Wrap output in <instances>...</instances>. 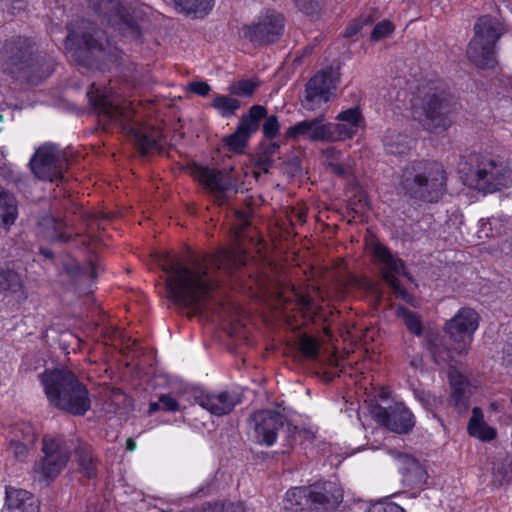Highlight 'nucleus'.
Masks as SVG:
<instances>
[{"instance_id":"3","label":"nucleus","mask_w":512,"mask_h":512,"mask_svg":"<svg viewBox=\"0 0 512 512\" xmlns=\"http://www.w3.org/2000/svg\"><path fill=\"white\" fill-rule=\"evenodd\" d=\"M452 102V95L441 81L421 83L411 101L413 118L427 131L445 132L451 125L448 114Z\"/></svg>"},{"instance_id":"10","label":"nucleus","mask_w":512,"mask_h":512,"mask_svg":"<svg viewBox=\"0 0 512 512\" xmlns=\"http://www.w3.org/2000/svg\"><path fill=\"white\" fill-rule=\"evenodd\" d=\"M89 8L114 31L131 40L141 36L139 16L121 0H87Z\"/></svg>"},{"instance_id":"31","label":"nucleus","mask_w":512,"mask_h":512,"mask_svg":"<svg viewBox=\"0 0 512 512\" xmlns=\"http://www.w3.org/2000/svg\"><path fill=\"white\" fill-rule=\"evenodd\" d=\"M468 433L482 441H491L496 438V430L483 421V413L480 408L474 407L468 423Z\"/></svg>"},{"instance_id":"14","label":"nucleus","mask_w":512,"mask_h":512,"mask_svg":"<svg viewBox=\"0 0 512 512\" xmlns=\"http://www.w3.org/2000/svg\"><path fill=\"white\" fill-rule=\"evenodd\" d=\"M339 82V72L332 67L315 74L305 85L301 99L302 107L307 111H316L326 105Z\"/></svg>"},{"instance_id":"60","label":"nucleus","mask_w":512,"mask_h":512,"mask_svg":"<svg viewBox=\"0 0 512 512\" xmlns=\"http://www.w3.org/2000/svg\"><path fill=\"white\" fill-rule=\"evenodd\" d=\"M158 410H162L161 403L158 402H151L149 405V413L152 414Z\"/></svg>"},{"instance_id":"33","label":"nucleus","mask_w":512,"mask_h":512,"mask_svg":"<svg viewBox=\"0 0 512 512\" xmlns=\"http://www.w3.org/2000/svg\"><path fill=\"white\" fill-rule=\"evenodd\" d=\"M310 499L308 498V486L293 487L285 494V509L292 512H301L305 508L309 509Z\"/></svg>"},{"instance_id":"17","label":"nucleus","mask_w":512,"mask_h":512,"mask_svg":"<svg viewBox=\"0 0 512 512\" xmlns=\"http://www.w3.org/2000/svg\"><path fill=\"white\" fill-rule=\"evenodd\" d=\"M479 324L478 313L471 308H461L458 313L450 319L445 330L450 338L457 344L454 348L459 354L466 353L472 336Z\"/></svg>"},{"instance_id":"21","label":"nucleus","mask_w":512,"mask_h":512,"mask_svg":"<svg viewBox=\"0 0 512 512\" xmlns=\"http://www.w3.org/2000/svg\"><path fill=\"white\" fill-rule=\"evenodd\" d=\"M195 176L213 195L215 202L219 205L226 201L230 192H237L230 178L219 170L198 167Z\"/></svg>"},{"instance_id":"37","label":"nucleus","mask_w":512,"mask_h":512,"mask_svg":"<svg viewBox=\"0 0 512 512\" xmlns=\"http://www.w3.org/2000/svg\"><path fill=\"white\" fill-rule=\"evenodd\" d=\"M429 350L432 355L434 362L438 365L454 366V358L452 357L451 351L442 346L438 339L432 340L429 343Z\"/></svg>"},{"instance_id":"22","label":"nucleus","mask_w":512,"mask_h":512,"mask_svg":"<svg viewBox=\"0 0 512 512\" xmlns=\"http://www.w3.org/2000/svg\"><path fill=\"white\" fill-rule=\"evenodd\" d=\"M288 139H308L311 142H330L328 123H324V115L306 119L290 126L285 133Z\"/></svg>"},{"instance_id":"6","label":"nucleus","mask_w":512,"mask_h":512,"mask_svg":"<svg viewBox=\"0 0 512 512\" xmlns=\"http://www.w3.org/2000/svg\"><path fill=\"white\" fill-rule=\"evenodd\" d=\"M505 33L503 24L490 15L480 17L466 49L467 59L475 67L492 70L498 64L497 42Z\"/></svg>"},{"instance_id":"5","label":"nucleus","mask_w":512,"mask_h":512,"mask_svg":"<svg viewBox=\"0 0 512 512\" xmlns=\"http://www.w3.org/2000/svg\"><path fill=\"white\" fill-rule=\"evenodd\" d=\"M446 172L437 162L412 161L402 170L399 186L416 200L437 202L446 191Z\"/></svg>"},{"instance_id":"1","label":"nucleus","mask_w":512,"mask_h":512,"mask_svg":"<svg viewBox=\"0 0 512 512\" xmlns=\"http://www.w3.org/2000/svg\"><path fill=\"white\" fill-rule=\"evenodd\" d=\"M160 261L166 274L167 298L197 313L206 309L209 294L217 286L209 268L232 273L246 264L247 255L241 248L234 247L221 249L209 258L194 259L189 265L167 255Z\"/></svg>"},{"instance_id":"32","label":"nucleus","mask_w":512,"mask_h":512,"mask_svg":"<svg viewBox=\"0 0 512 512\" xmlns=\"http://www.w3.org/2000/svg\"><path fill=\"white\" fill-rule=\"evenodd\" d=\"M17 218V202L15 197L0 187V227H9Z\"/></svg>"},{"instance_id":"52","label":"nucleus","mask_w":512,"mask_h":512,"mask_svg":"<svg viewBox=\"0 0 512 512\" xmlns=\"http://www.w3.org/2000/svg\"><path fill=\"white\" fill-rule=\"evenodd\" d=\"M189 90L199 96H206L211 88L206 82H192L189 84Z\"/></svg>"},{"instance_id":"26","label":"nucleus","mask_w":512,"mask_h":512,"mask_svg":"<svg viewBox=\"0 0 512 512\" xmlns=\"http://www.w3.org/2000/svg\"><path fill=\"white\" fill-rule=\"evenodd\" d=\"M69 444L73 443L72 450L75 454V462L78 466V472L82 476L92 479L97 476V461L92 453L91 447L80 440H67Z\"/></svg>"},{"instance_id":"54","label":"nucleus","mask_w":512,"mask_h":512,"mask_svg":"<svg viewBox=\"0 0 512 512\" xmlns=\"http://www.w3.org/2000/svg\"><path fill=\"white\" fill-rule=\"evenodd\" d=\"M65 270L68 272V274L71 275L72 278L75 279L84 274V272L79 268V266L74 263L65 264Z\"/></svg>"},{"instance_id":"18","label":"nucleus","mask_w":512,"mask_h":512,"mask_svg":"<svg viewBox=\"0 0 512 512\" xmlns=\"http://www.w3.org/2000/svg\"><path fill=\"white\" fill-rule=\"evenodd\" d=\"M286 418L274 410H260L248 419V425L255 441L259 444L272 446L278 432L283 429Z\"/></svg>"},{"instance_id":"57","label":"nucleus","mask_w":512,"mask_h":512,"mask_svg":"<svg viewBox=\"0 0 512 512\" xmlns=\"http://www.w3.org/2000/svg\"><path fill=\"white\" fill-rule=\"evenodd\" d=\"M330 168L333 171V173L337 175H344L345 174V167L339 163H330Z\"/></svg>"},{"instance_id":"51","label":"nucleus","mask_w":512,"mask_h":512,"mask_svg":"<svg viewBox=\"0 0 512 512\" xmlns=\"http://www.w3.org/2000/svg\"><path fill=\"white\" fill-rule=\"evenodd\" d=\"M159 402L161 403V408L164 411L175 412L179 410V403L175 398L170 395L163 394L159 397Z\"/></svg>"},{"instance_id":"8","label":"nucleus","mask_w":512,"mask_h":512,"mask_svg":"<svg viewBox=\"0 0 512 512\" xmlns=\"http://www.w3.org/2000/svg\"><path fill=\"white\" fill-rule=\"evenodd\" d=\"M467 173L479 191L493 193L512 186V168L499 156L471 154Z\"/></svg>"},{"instance_id":"47","label":"nucleus","mask_w":512,"mask_h":512,"mask_svg":"<svg viewBox=\"0 0 512 512\" xmlns=\"http://www.w3.org/2000/svg\"><path fill=\"white\" fill-rule=\"evenodd\" d=\"M393 25L391 22L384 20L379 22L371 33V39L374 41L381 40L387 37L393 31Z\"/></svg>"},{"instance_id":"56","label":"nucleus","mask_w":512,"mask_h":512,"mask_svg":"<svg viewBox=\"0 0 512 512\" xmlns=\"http://www.w3.org/2000/svg\"><path fill=\"white\" fill-rule=\"evenodd\" d=\"M288 166L290 167V172L293 175H297L301 172V166L298 159H294L291 162H289Z\"/></svg>"},{"instance_id":"34","label":"nucleus","mask_w":512,"mask_h":512,"mask_svg":"<svg viewBox=\"0 0 512 512\" xmlns=\"http://www.w3.org/2000/svg\"><path fill=\"white\" fill-rule=\"evenodd\" d=\"M451 401L460 411H466L469 407L470 391L466 379L462 376L451 378Z\"/></svg>"},{"instance_id":"39","label":"nucleus","mask_w":512,"mask_h":512,"mask_svg":"<svg viewBox=\"0 0 512 512\" xmlns=\"http://www.w3.org/2000/svg\"><path fill=\"white\" fill-rule=\"evenodd\" d=\"M204 512H248L243 502H213L203 506Z\"/></svg>"},{"instance_id":"42","label":"nucleus","mask_w":512,"mask_h":512,"mask_svg":"<svg viewBox=\"0 0 512 512\" xmlns=\"http://www.w3.org/2000/svg\"><path fill=\"white\" fill-rule=\"evenodd\" d=\"M416 399L427 409L433 410L443 404L441 396H436L429 391L416 390L414 392Z\"/></svg>"},{"instance_id":"48","label":"nucleus","mask_w":512,"mask_h":512,"mask_svg":"<svg viewBox=\"0 0 512 512\" xmlns=\"http://www.w3.org/2000/svg\"><path fill=\"white\" fill-rule=\"evenodd\" d=\"M8 451L13 454L16 460L22 461L27 458L29 453L28 444L19 441H10Z\"/></svg>"},{"instance_id":"58","label":"nucleus","mask_w":512,"mask_h":512,"mask_svg":"<svg viewBox=\"0 0 512 512\" xmlns=\"http://www.w3.org/2000/svg\"><path fill=\"white\" fill-rule=\"evenodd\" d=\"M299 304L301 305V307L309 309L311 307V299L308 296L301 295L299 297Z\"/></svg>"},{"instance_id":"13","label":"nucleus","mask_w":512,"mask_h":512,"mask_svg":"<svg viewBox=\"0 0 512 512\" xmlns=\"http://www.w3.org/2000/svg\"><path fill=\"white\" fill-rule=\"evenodd\" d=\"M30 166L35 176L44 181H58L68 167V159L57 145L45 143L39 146L30 159Z\"/></svg>"},{"instance_id":"64","label":"nucleus","mask_w":512,"mask_h":512,"mask_svg":"<svg viewBox=\"0 0 512 512\" xmlns=\"http://www.w3.org/2000/svg\"><path fill=\"white\" fill-rule=\"evenodd\" d=\"M327 153L333 154V153H335V150L333 148L332 149H327Z\"/></svg>"},{"instance_id":"16","label":"nucleus","mask_w":512,"mask_h":512,"mask_svg":"<svg viewBox=\"0 0 512 512\" xmlns=\"http://www.w3.org/2000/svg\"><path fill=\"white\" fill-rule=\"evenodd\" d=\"M369 412L372 419L380 426L397 434H408L415 426L413 413L401 402L387 407L371 403Z\"/></svg>"},{"instance_id":"62","label":"nucleus","mask_w":512,"mask_h":512,"mask_svg":"<svg viewBox=\"0 0 512 512\" xmlns=\"http://www.w3.org/2000/svg\"><path fill=\"white\" fill-rule=\"evenodd\" d=\"M126 445H127V450H129V451H133V450L136 448V443H135V442H134V440H133V439H131V438H129V439L127 440Z\"/></svg>"},{"instance_id":"46","label":"nucleus","mask_w":512,"mask_h":512,"mask_svg":"<svg viewBox=\"0 0 512 512\" xmlns=\"http://www.w3.org/2000/svg\"><path fill=\"white\" fill-rule=\"evenodd\" d=\"M493 480L500 486L509 484L512 480V467L506 468L504 465L494 466Z\"/></svg>"},{"instance_id":"45","label":"nucleus","mask_w":512,"mask_h":512,"mask_svg":"<svg viewBox=\"0 0 512 512\" xmlns=\"http://www.w3.org/2000/svg\"><path fill=\"white\" fill-rule=\"evenodd\" d=\"M367 512H405V510L398 504L385 498L373 503Z\"/></svg>"},{"instance_id":"40","label":"nucleus","mask_w":512,"mask_h":512,"mask_svg":"<svg viewBox=\"0 0 512 512\" xmlns=\"http://www.w3.org/2000/svg\"><path fill=\"white\" fill-rule=\"evenodd\" d=\"M258 86L259 83L257 81L242 79L230 84L228 91L236 96L251 97Z\"/></svg>"},{"instance_id":"27","label":"nucleus","mask_w":512,"mask_h":512,"mask_svg":"<svg viewBox=\"0 0 512 512\" xmlns=\"http://www.w3.org/2000/svg\"><path fill=\"white\" fill-rule=\"evenodd\" d=\"M135 143L142 154L161 151L163 148V135L160 129L155 127H141L130 129Z\"/></svg>"},{"instance_id":"20","label":"nucleus","mask_w":512,"mask_h":512,"mask_svg":"<svg viewBox=\"0 0 512 512\" xmlns=\"http://www.w3.org/2000/svg\"><path fill=\"white\" fill-rule=\"evenodd\" d=\"M309 511L331 512L343 501V490L333 481L315 482L308 486Z\"/></svg>"},{"instance_id":"38","label":"nucleus","mask_w":512,"mask_h":512,"mask_svg":"<svg viewBox=\"0 0 512 512\" xmlns=\"http://www.w3.org/2000/svg\"><path fill=\"white\" fill-rule=\"evenodd\" d=\"M22 286L20 275L13 270L0 271V291L16 292Z\"/></svg>"},{"instance_id":"41","label":"nucleus","mask_w":512,"mask_h":512,"mask_svg":"<svg viewBox=\"0 0 512 512\" xmlns=\"http://www.w3.org/2000/svg\"><path fill=\"white\" fill-rule=\"evenodd\" d=\"M398 315L401 316L404 320V323L407 329L416 336H420L422 334V324L419 318L412 311L399 307L397 309Z\"/></svg>"},{"instance_id":"49","label":"nucleus","mask_w":512,"mask_h":512,"mask_svg":"<svg viewBox=\"0 0 512 512\" xmlns=\"http://www.w3.org/2000/svg\"><path fill=\"white\" fill-rule=\"evenodd\" d=\"M279 149V145L274 143L272 144L267 152L262 153L258 157V166L260 169H262L264 172H268V169L272 165L273 160L271 159V155L276 153V151Z\"/></svg>"},{"instance_id":"23","label":"nucleus","mask_w":512,"mask_h":512,"mask_svg":"<svg viewBox=\"0 0 512 512\" xmlns=\"http://www.w3.org/2000/svg\"><path fill=\"white\" fill-rule=\"evenodd\" d=\"M337 123H328L330 142L343 141L357 134L363 118L358 108H349L336 117Z\"/></svg>"},{"instance_id":"11","label":"nucleus","mask_w":512,"mask_h":512,"mask_svg":"<svg viewBox=\"0 0 512 512\" xmlns=\"http://www.w3.org/2000/svg\"><path fill=\"white\" fill-rule=\"evenodd\" d=\"M87 96L103 121L118 124L126 129V125L132 120L135 112L130 102L114 95L111 88L102 90L94 83L87 92Z\"/></svg>"},{"instance_id":"61","label":"nucleus","mask_w":512,"mask_h":512,"mask_svg":"<svg viewBox=\"0 0 512 512\" xmlns=\"http://www.w3.org/2000/svg\"><path fill=\"white\" fill-rule=\"evenodd\" d=\"M39 253H40L41 255H43L45 258H47V259H52V258H53V253H52V251H51V250H49V249H47V248H43V247H41V248L39 249Z\"/></svg>"},{"instance_id":"59","label":"nucleus","mask_w":512,"mask_h":512,"mask_svg":"<svg viewBox=\"0 0 512 512\" xmlns=\"http://www.w3.org/2000/svg\"><path fill=\"white\" fill-rule=\"evenodd\" d=\"M97 269H98V266H96V264L94 262L90 261V263H89V277L91 279L97 278V276H98Z\"/></svg>"},{"instance_id":"43","label":"nucleus","mask_w":512,"mask_h":512,"mask_svg":"<svg viewBox=\"0 0 512 512\" xmlns=\"http://www.w3.org/2000/svg\"><path fill=\"white\" fill-rule=\"evenodd\" d=\"M299 348L302 354L308 359H316L318 357V341L310 336L304 335L300 338Z\"/></svg>"},{"instance_id":"36","label":"nucleus","mask_w":512,"mask_h":512,"mask_svg":"<svg viewBox=\"0 0 512 512\" xmlns=\"http://www.w3.org/2000/svg\"><path fill=\"white\" fill-rule=\"evenodd\" d=\"M212 106L222 117L228 118L236 114V111L241 107V103L238 99L225 95H217L213 99Z\"/></svg>"},{"instance_id":"44","label":"nucleus","mask_w":512,"mask_h":512,"mask_svg":"<svg viewBox=\"0 0 512 512\" xmlns=\"http://www.w3.org/2000/svg\"><path fill=\"white\" fill-rule=\"evenodd\" d=\"M323 0H297L296 6L307 16L313 17L322 9Z\"/></svg>"},{"instance_id":"9","label":"nucleus","mask_w":512,"mask_h":512,"mask_svg":"<svg viewBox=\"0 0 512 512\" xmlns=\"http://www.w3.org/2000/svg\"><path fill=\"white\" fill-rule=\"evenodd\" d=\"M372 254L382 279L392 290L394 296L415 306V297L406 286V282L413 283L414 279L407 271L404 261L380 243L373 246Z\"/></svg>"},{"instance_id":"19","label":"nucleus","mask_w":512,"mask_h":512,"mask_svg":"<svg viewBox=\"0 0 512 512\" xmlns=\"http://www.w3.org/2000/svg\"><path fill=\"white\" fill-rule=\"evenodd\" d=\"M266 115L265 107L253 105L249 112L242 116L236 131L223 139L225 146L234 153H243L248 140L255 133L259 126V121Z\"/></svg>"},{"instance_id":"4","label":"nucleus","mask_w":512,"mask_h":512,"mask_svg":"<svg viewBox=\"0 0 512 512\" xmlns=\"http://www.w3.org/2000/svg\"><path fill=\"white\" fill-rule=\"evenodd\" d=\"M39 378L49 402L56 408L74 416H82L91 408L89 391L73 372L46 370Z\"/></svg>"},{"instance_id":"30","label":"nucleus","mask_w":512,"mask_h":512,"mask_svg":"<svg viewBox=\"0 0 512 512\" xmlns=\"http://www.w3.org/2000/svg\"><path fill=\"white\" fill-rule=\"evenodd\" d=\"M427 476L426 470L418 461L409 459L405 462V466L402 469V483L405 487L421 490Z\"/></svg>"},{"instance_id":"12","label":"nucleus","mask_w":512,"mask_h":512,"mask_svg":"<svg viewBox=\"0 0 512 512\" xmlns=\"http://www.w3.org/2000/svg\"><path fill=\"white\" fill-rule=\"evenodd\" d=\"M73 443L63 437L43 439L44 457L34 465V478L39 481L54 479L66 466Z\"/></svg>"},{"instance_id":"29","label":"nucleus","mask_w":512,"mask_h":512,"mask_svg":"<svg viewBox=\"0 0 512 512\" xmlns=\"http://www.w3.org/2000/svg\"><path fill=\"white\" fill-rule=\"evenodd\" d=\"M384 149L388 154L403 156L414 146V140L407 134L394 129H388L383 138Z\"/></svg>"},{"instance_id":"63","label":"nucleus","mask_w":512,"mask_h":512,"mask_svg":"<svg viewBox=\"0 0 512 512\" xmlns=\"http://www.w3.org/2000/svg\"><path fill=\"white\" fill-rule=\"evenodd\" d=\"M380 398L384 401L388 399V395L384 390L380 392Z\"/></svg>"},{"instance_id":"53","label":"nucleus","mask_w":512,"mask_h":512,"mask_svg":"<svg viewBox=\"0 0 512 512\" xmlns=\"http://www.w3.org/2000/svg\"><path fill=\"white\" fill-rule=\"evenodd\" d=\"M502 360L507 366H512V342H508L502 350Z\"/></svg>"},{"instance_id":"35","label":"nucleus","mask_w":512,"mask_h":512,"mask_svg":"<svg viewBox=\"0 0 512 512\" xmlns=\"http://www.w3.org/2000/svg\"><path fill=\"white\" fill-rule=\"evenodd\" d=\"M181 12L190 14H207L214 6V0H172Z\"/></svg>"},{"instance_id":"28","label":"nucleus","mask_w":512,"mask_h":512,"mask_svg":"<svg viewBox=\"0 0 512 512\" xmlns=\"http://www.w3.org/2000/svg\"><path fill=\"white\" fill-rule=\"evenodd\" d=\"M39 235L48 242H68L71 235L66 232V224L52 215H46L38 223Z\"/></svg>"},{"instance_id":"55","label":"nucleus","mask_w":512,"mask_h":512,"mask_svg":"<svg viewBox=\"0 0 512 512\" xmlns=\"http://www.w3.org/2000/svg\"><path fill=\"white\" fill-rule=\"evenodd\" d=\"M361 28V24H359L358 22H354L345 29L344 36L353 37L361 30Z\"/></svg>"},{"instance_id":"15","label":"nucleus","mask_w":512,"mask_h":512,"mask_svg":"<svg viewBox=\"0 0 512 512\" xmlns=\"http://www.w3.org/2000/svg\"><path fill=\"white\" fill-rule=\"evenodd\" d=\"M285 28L284 16L267 9L250 25L243 27V35L254 45H268L277 42L283 35Z\"/></svg>"},{"instance_id":"2","label":"nucleus","mask_w":512,"mask_h":512,"mask_svg":"<svg viewBox=\"0 0 512 512\" xmlns=\"http://www.w3.org/2000/svg\"><path fill=\"white\" fill-rule=\"evenodd\" d=\"M35 43L25 37L8 40L1 50V69L12 78L30 84H38L54 70L52 59L35 56Z\"/></svg>"},{"instance_id":"24","label":"nucleus","mask_w":512,"mask_h":512,"mask_svg":"<svg viewBox=\"0 0 512 512\" xmlns=\"http://www.w3.org/2000/svg\"><path fill=\"white\" fill-rule=\"evenodd\" d=\"M195 402L214 416H224L233 411L240 403V398L237 394L228 391L201 392L195 396Z\"/></svg>"},{"instance_id":"25","label":"nucleus","mask_w":512,"mask_h":512,"mask_svg":"<svg viewBox=\"0 0 512 512\" xmlns=\"http://www.w3.org/2000/svg\"><path fill=\"white\" fill-rule=\"evenodd\" d=\"M39 500L24 489L6 487L5 505L2 512H39Z\"/></svg>"},{"instance_id":"50","label":"nucleus","mask_w":512,"mask_h":512,"mask_svg":"<svg viewBox=\"0 0 512 512\" xmlns=\"http://www.w3.org/2000/svg\"><path fill=\"white\" fill-rule=\"evenodd\" d=\"M279 132V123L275 115L266 117L263 124V133L267 138H274Z\"/></svg>"},{"instance_id":"7","label":"nucleus","mask_w":512,"mask_h":512,"mask_svg":"<svg viewBox=\"0 0 512 512\" xmlns=\"http://www.w3.org/2000/svg\"><path fill=\"white\" fill-rule=\"evenodd\" d=\"M81 29V35L69 29L65 38L66 47L70 48V44L81 37L86 50L84 65L101 71H109L116 67L121 59V50L104 37L105 32L94 28L86 20L81 21Z\"/></svg>"}]
</instances>
